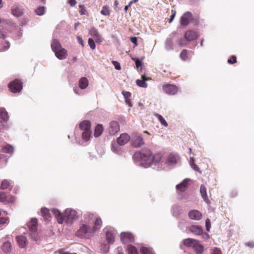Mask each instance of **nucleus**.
<instances>
[{"mask_svg": "<svg viewBox=\"0 0 254 254\" xmlns=\"http://www.w3.org/2000/svg\"><path fill=\"white\" fill-rule=\"evenodd\" d=\"M84 219L75 232V236L84 239H90L98 232L102 226L101 217L96 213L87 212L83 216Z\"/></svg>", "mask_w": 254, "mask_h": 254, "instance_id": "1", "label": "nucleus"}, {"mask_svg": "<svg viewBox=\"0 0 254 254\" xmlns=\"http://www.w3.org/2000/svg\"><path fill=\"white\" fill-rule=\"evenodd\" d=\"M51 211L59 224L72 225L78 218L77 212L71 208H66L64 212L57 208L52 209Z\"/></svg>", "mask_w": 254, "mask_h": 254, "instance_id": "2", "label": "nucleus"}, {"mask_svg": "<svg viewBox=\"0 0 254 254\" xmlns=\"http://www.w3.org/2000/svg\"><path fill=\"white\" fill-rule=\"evenodd\" d=\"M151 151L148 148H143L140 151L136 152L133 156L134 160L144 168L151 167Z\"/></svg>", "mask_w": 254, "mask_h": 254, "instance_id": "3", "label": "nucleus"}, {"mask_svg": "<svg viewBox=\"0 0 254 254\" xmlns=\"http://www.w3.org/2000/svg\"><path fill=\"white\" fill-rule=\"evenodd\" d=\"M130 144L133 147H140L144 144L142 137L137 133H133L130 137Z\"/></svg>", "mask_w": 254, "mask_h": 254, "instance_id": "4", "label": "nucleus"}, {"mask_svg": "<svg viewBox=\"0 0 254 254\" xmlns=\"http://www.w3.org/2000/svg\"><path fill=\"white\" fill-rule=\"evenodd\" d=\"M89 84V81L86 77H81L79 80V88H74V92L75 94L81 95L83 94V92L81 90L86 89Z\"/></svg>", "mask_w": 254, "mask_h": 254, "instance_id": "5", "label": "nucleus"}, {"mask_svg": "<svg viewBox=\"0 0 254 254\" xmlns=\"http://www.w3.org/2000/svg\"><path fill=\"white\" fill-rule=\"evenodd\" d=\"M8 87L11 92L19 93L22 89V83L19 80L15 79L8 84Z\"/></svg>", "mask_w": 254, "mask_h": 254, "instance_id": "6", "label": "nucleus"}, {"mask_svg": "<svg viewBox=\"0 0 254 254\" xmlns=\"http://www.w3.org/2000/svg\"><path fill=\"white\" fill-rule=\"evenodd\" d=\"M106 240L108 244L112 245L115 242L116 231L113 228H106L104 229Z\"/></svg>", "mask_w": 254, "mask_h": 254, "instance_id": "7", "label": "nucleus"}, {"mask_svg": "<svg viewBox=\"0 0 254 254\" xmlns=\"http://www.w3.org/2000/svg\"><path fill=\"white\" fill-rule=\"evenodd\" d=\"M179 161V157L178 155L174 154H170L169 155L167 161L164 163V166L162 167V169L166 168H169L171 166L178 163Z\"/></svg>", "mask_w": 254, "mask_h": 254, "instance_id": "8", "label": "nucleus"}, {"mask_svg": "<svg viewBox=\"0 0 254 254\" xmlns=\"http://www.w3.org/2000/svg\"><path fill=\"white\" fill-rule=\"evenodd\" d=\"M162 89L165 93L169 95H174L178 91V88L176 86L170 84L163 85Z\"/></svg>", "mask_w": 254, "mask_h": 254, "instance_id": "9", "label": "nucleus"}, {"mask_svg": "<svg viewBox=\"0 0 254 254\" xmlns=\"http://www.w3.org/2000/svg\"><path fill=\"white\" fill-rule=\"evenodd\" d=\"M192 20V15L191 12L187 11L181 17L180 23L182 26H187Z\"/></svg>", "mask_w": 254, "mask_h": 254, "instance_id": "10", "label": "nucleus"}, {"mask_svg": "<svg viewBox=\"0 0 254 254\" xmlns=\"http://www.w3.org/2000/svg\"><path fill=\"white\" fill-rule=\"evenodd\" d=\"M121 240L123 243L127 244L134 241L133 235L129 232H122L120 235Z\"/></svg>", "mask_w": 254, "mask_h": 254, "instance_id": "11", "label": "nucleus"}, {"mask_svg": "<svg viewBox=\"0 0 254 254\" xmlns=\"http://www.w3.org/2000/svg\"><path fill=\"white\" fill-rule=\"evenodd\" d=\"M191 181V180L189 178L185 179L179 184L177 185L176 187V189L178 192H185L188 189L189 183Z\"/></svg>", "mask_w": 254, "mask_h": 254, "instance_id": "12", "label": "nucleus"}, {"mask_svg": "<svg viewBox=\"0 0 254 254\" xmlns=\"http://www.w3.org/2000/svg\"><path fill=\"white\" fill-rule=\"evenodd\" d=\"M109 133L111 135H115L120 131V126L118 122L112 121L109 125L108 128Z\"/></svg>", "mask_w": 254, "mask_h": 254, "instance_id": "13", "label": "nucleus"}, {"mask_svg": "<svg viewBox=\"0 0 254 254\" xmlns=\"http://www.w3.org/2000/svg\"><path fill=\"white\" fill-rule=\"evenodd\" d=\"M15 198L9 194L0 191V202L9 203L13 202Z\"/></svg>", "mask_w": 254, "mask_h": 254, "instance_id": "14", "label": "nucleus"}, {"mask_svg": "<svg viewBox=\"0 0 254 254\" xmlns=\"http://www.w3.org/2000/svg\"><path fill=\"white\" fill-rule=\"evenodd\" d=\"M152 162H151V167L153 164H158V166H160V168L162 169L164 167L163 164L164 161H163L162 155L161 153H157L155 154L152 158Z\"/></svg>", "mask_w": 254, "mask_h": 254, "instance_id": "15", "label": "nucleus"}, {"mask_svg": "<svg viewBox=\"0 0 254 254\" xmlns=\"http://www.w3.org/2000/svg\"><path fill=\"white\" fill-rule=\"evenodd\" d=\"M183 210L180 205L175 204L171 207V213L172 215L176 217L179 218L183 213Z\"/></svg>", "mask_w": 254, "mask_h": 254, "instance_id": "16", "label": "nucleus"}, {"mask_svg": "<svg viewBox=\"0 0 254 254\" xmlns=\"http://www.w3.org/2000/svg\"><path fill=\"white\" fill-rule=\"evenodd\" d=\"M89 33L96 43H100L102 42V39L101 36L96 28L94 27L91 28L89 30Z\"/></svg>", "mask_w": 254, "mask_h": 254, "instance_id": "17", "label": "nucleus"}, {"mask_svg": "<svg viewBox=\"0 0 254 254\" xmlns=\"http://www.w3.org/2000/svg\"><path fill=\"white\" fill-rule=\"evenodd\" d=\"M198 36L197 32L191 30L186 32L185 38L187 41H190L196 39Z\"/></svg>", "mask_w": 254, "mask_h": 254, "instance_id": "18", "label": "nucleus"}, {"mask_svg": "<svg viewBox=\"0 0 254 254\" xmlns=\"http://www.w3.org/2000/svg\"><path fill=\"white\" fill-rule=\"evenodd\" d=\"M16 241L20 248H25L28 243L26 238L23 235H19L16 237Z\"/></svg>", "mask_w": 254, "mask_h": 254, "instance_id": "19", "label": "nucleus"}, {"mask_svg": "<svg viewBox=\"0 0 254 254\" xmlns=\"http://www.w3.org/2000/svg\"><path fill=\"white\" fill-rule=\"evenodd\" d=\"M130 139V136L126 133H122L117 139V142L119 145H124Z\"/></svg>", "mask_w": 254, "mask_h": 254, "instance_id": "20", "label": "nucleus"}, {"mask_svg": "<svg viewBox=\"0 0 254 254\" xmlns=\"http://www.w3.org/2000/svg\"><path fill=\"white\" fill-rule=\"evenodd\" d=\"M188 230L195 235H200L203 233L202 228L197 225H191L187 228Z\"/></svg>", "mask_w": 254, "mask_h": 254, "instance_id": "21", "label": "nucleus"}, {"mask_svg": "<svg viewBox=\"0 0 254 254\" xmlns=\"http://www.w3.org/2000/svg\"><path fill=\"white\" fill-rule=\"evenodd\" d=\"M189 216L190 219L195 220H199L202 218V214L198 210H192L189 213Z\"/></svg>", "mask_w": 254, "mask_h": 254, "instance_id": "22", "label": "nucleus"}, {"mask_svg": "<svg viewBox=\"0 0 254 254\" xmlns=\"http://www.w3.org/2000/svg\"><path fill=\"white\" fill-rule=\"evenodd\" d=\"M54 53L56 57L61 60L66 59L67 56L66 50L63 48L58 50L57 51L54 52Z\"/></svg>", "mask_w": 254, "mask_h": 254, "instance_id": "23", "label": "nucleus"}, {"mask_svg": "<svg viewBox=\"0 0 254 254\" xmlns=\"http://www.w3.org/2000/svg\"><path fill=\"white\" fill-rule=\"evenodd\" d=\"M37 220L36 218L31 219V221L27 223V226L32 232H35L37 231Z\"/></svg>", "mask_w": 254, "mask_h": 254, "instance_id": "24", "label": "nucleus"}, {"mask_svg": "<svg viewBox=\"0 0 254 254\" xmlns=\"http://www.w3.org/2000/svg\"><path fill=\"white\" fill-rule=\"evenodd\" d=\"M81 137L82 139V142H79L81 145H84L83 142H86L90 140L91 137V130L83 131L81 132Z\"/></svg>", "mask_w": 254, "mask_h": 254, "instance_id": "25", "label": "nucleus"}, {"mask_svg": "<svg viewBox=\"0 0 254 254\" xmlns=\"http://www.w3.org/2000/svg\"><path fill=\"white\" fill-rule=\"evenodd\" d=\"M13 186V183L10 180L4 179L3 180L0 185L1 190H11Z\"/></svg>", "mask_w": 254, "mask_h": 254, "instance_id": "26", "label": "nucleus"}, {"mask_svg": "<svg viewBox=\"0 0 254 254\" xmlns=\"http://www.w3.org/2000/svg\"><path fill=\"white\" fill-rule=\"evenodd\" d=\"M192 249L196 254H201L204 251L203 246L197 240L196 241V243L193 245Z\"/></svg>", "mask_w": 254, "mask_h": 254, "instance_id": "27", "label": "nucleus"}, {"mask_svg": "<svg viewBox=\"0 0 254 254\" xmlns=\"http://www.w3.org/2000/svg\"><path fill=\"white\" fill-rule=\"evenodd\" d=\"M91 124L88 121H84L79 124V127L81 132L83 131H88L90 130Z\"/></svg>", "mask_w": 254, "mask_h": 254, "instance_id": "28", "label": "nucleus"}, {"mask_svg": "<svg viewBox=\"0 0 254 254\" xmlns=\"http://www.w3.org/2000/svg\"><path fill=\"white\" fill-rule=\"evenodd\" d=\"M12 14L16 16L19 17L21 16L23 13V10L22 8L18 6H13L11 8Z\"/></svg>", "mask_w": 254, "mask_h": 254, "instance_id": "29", "label": "nucleus"}, {"mask_svg": "<svg viewBox=\"0 0 254 254\" xmlns=\"http://www.w3.org/2000/svg\"><path fill=\"white\" fill-rule=\"evenodd\" d=\"M200 192L204 201L206 203H209V201L207 196L206 189L203 185H201L200 187Z\"/></svg>", "mask_w": 254, "mask_h": 254, "instance_id": "30", "label": "nucleus"}, {"mask_svg": "<svg viewBox=\"0 0 254 254\" xmlns=\"http://www.w3.org/2000/svg\"><path fill=\"white\" fill-rule=\"evenodd\" d=\"M173 45L174 43L172 38L170 37L167 38L165 42L166 50L168 51L173 50Z\"/></svg>", "mask_w": 254, "mask_h": 254, "instance_id": "31", "label": "nucleus"}, {"mask_svg": "<svg viewBox=\"0 0 254 254\" xmlns=\"http://www.w3.org/2000/svg\"><path fill=\"white\" fill-rule=\"evenodd\" d=\"M51 46L54 52L62 48L59 41L54 38L52 40Z\"/></svg>", "mask_w": 254, "mask_h": 254, "instance_id": "32", "label": "nucleus"}, {"mask_svg": "<svg viewBox=\"0 0 254 254\" xmlns=\"http://www.w3.org/2000/svg\"><path fill=\"white\" fill-rule=\"evenodd\" d=\"M1 249L5 253H9L12 250L11 243L8 241L4 242L1 246Z\"/></svg>", "mask_w": 254, "mask_h": 254, "instance_id": "33", "label": "nucleus"}, {"mask_svg": "<svg viewBox=\"0 0 254 254\" xmlns=\"http://www.w3.org/2000/svg\"><path fill=\"white\" fill-rule=\"evenodd\" d=\"M0 118L4 122H6L8 120V113L3 108H0Z\"/></svg>", "mask_w": 254, "mask_h": 254, "instance_id": "34", "label": "nucleus"}, {"mask_svg": "<svg viewBox=\"0 0 254 254\" xmlns=\"http://www.w3.org/2000/svg\"><path fill=\"white\" fill-rule=\"evenodd\" d=\"M196 241V240L193 239L188 238L184 240L183 243L187 247L192 248Z\"/></svg>", "mask_w": 254, "mask_h": 254, "instance_id": "35", "label": "nucleus"}, {"mask_svg": "<svg viewBox=\"0 0 254 254\" xmlns=\"http://www.w3.org/2000/svg\"><path fill=\"white\" fill-rule=\"evenodd\" d=\"M140 252L141 254H154L152 249L144 246L141 247Z\"/></svg>", "mask_w": 254, "mask_h": 254, "instance_id": "36", "label": "nucleus"}, {"mask_svg": "<svg viewBox=\"0 0 254 254\" xmlns=\"http://www.w3.org/2000/svg\"><path fill=\"white\" fill-rule=\"evenodd\" d=\"M112 150L118 154H120L123 152V150H122L120 146H119V144L116 143H113L112 145Z\"/></svg>", "mask_w": 254, "mask_h": 254, "instance_id": "37", "label": "nucleus"}, {"mask_svg": "<svg viewBox=\"0 0 254 254\" xmlns=\"http://www.w3.org/2000/svg\"><path fill=\"white\" fill-rule=\"evenodd\" d=\"M103 131L102 126L97 125L94 129V136L97 137L100 136Z\"/></svg>", "mask_w": 254, "mask_h": 254, "instance_id": "38", "label": "nucleus"}, {"mask_svg": "<svg viewBox=\"0 0 254 254\" xmlns=\"http://www.w3.org/2000/svg\"><path fill=\"white\" fill-rule=\"evenodd\" d=\"M40 215L44 217L46 219H47L50 217V210L46 207H42L41 209Z\"/></svg>", "mask_w": 254, "mask_h": 254, "instance_id": "39", "label": "nucleus"}, {"mask_svg": "<svg viewBox=\"0 0 254 254\" xmlns=\"http://www.w3.org/2000/svg\"><path fill=\"white\" fill-rule=\"evenodd\" d=\"M3 151L6 153L12 154L14 151V147L9 144H7L2 147Z\"/></svg>", "mask_w": 254, "mask_h": 254, "instance_id": "40", "label": "nucleus"}, {"mask_svg": "<svg viewBox=\"0 0 254 254\" xmlns=\"http://www.w3.org/2000/svg\"><path fill=\"white\" fill-rule=\"evenodd\" d=\"M141 78L142 80H136V84L139 87L146 88L147 87V84L145 82L146 79H144V75H142Z\"/></svg>", "mask_w": 254, "mask_h": 254, "instance_id": "41", "label": "nucleus"}, {"mask_svg": "<svg viewBox=\"0 0 254 254\" xmlns=\"http://www.w3.org/2000/svg\"><path fill=\"white\" fill-rule=\"evenodd\" d=\"M10 47V43L8 42L4 41L0 45V52H4L8 49Z\"/></svg>", "mask_w": 254, "mask_h": 254, "instance_id": "42", "label": "nucleus"}, {"mask_svg": "<svg viewBox=\"0 0 254 254\" xmlns=\"http://www.w3.org/2000/svg\"><path fill=\"white\" fill-rule=\"evenodd\" d=\"M128 254H138V251L136 247L132 245H129L127 248Z\"/></svg>", "mask_w": 254, "mask_h": 254, "instance_id": "43", "label": "nucleus"}, {"mask_svg": "<svg viewBox=\"0 0 254 254\" xmlns=\"http://www.w3.org/2000/svg\"><path fill=\"white\" fill-rule=\"evenodd\" d=\"M180 58L184 61H186L188 60H190L189 56H188V51L187 50H183L180 55Z\"/></svg>", "mask_w": 254, "mask_h": 254, "instance_id": "44", "label": "nucleus"}, {"mask_svg": "<svg viewBox=\"0 0 254 254\" xmlns=\"http://www.w3.org/2000/svg\"><path fill=\"white\" fill-rule=\"evenodd\" d=\"M45 9L44 6H39L35 10V12L38 15H42L45 13Z\"/></svg>", "mask_w": 254, "mask_h": 254, "instance_id": "45", "label": "nucleus"}, {"mask_svg": "<svg viewBox=\"0 0 254 254\" xmlns=\"http://www.w3.org/2000/svg\"><path fill=\"white\" fill-rule=\"evenodd\" d=\"M101 13L105 16L109 15L110 14V11L109 7L105 5L103 7L102 10H101Z\"/></svg>", "mask_w": 254, "mask_h": 254, "instance_id": "46", "label": "nucleus"}, {"mask_svg": "<svg viewBox=\"0 0 254 254\" xmlns=\"http://www.w3.org/2000/svg\"><path fill=\"white\" fill-rule=\"evenodd\" d=\"M157 117H158V120L159 121V122H160L161 124L163 126H164L165 127L168 126L167 123L166 122L165 120L163 118V117L162 116H161L160 115H157Z\"/></svg>", "mask_w": 254, "mask_h": 254, "instance_id": "47", "label": "nucleus"}, {"mask_svg": "<svg viewBox=\"0 0 254 254\" xmlns=\"http://www.w3.org/2000/svg\"><path fill=\"white\" fill-rule=\"evenodd\" d=\"M190 164L191 166V167L195 171H199V168L198 167L194 164V159L193 158H190Z\"/></svg>", "mask_w": 254, "mask_h": 254, "instance_id": "48", "label": "nucleus"}, {"mask_svg": "<svg viewBox=\"0 0 254 254\" xmlns=\"http://www.w3.org/2000/svg\"><path fill=\"white\" fill-rule=\"evenodd\" d=\"M94 40H95L92 38H89L88 39V44H89L90 47L91 48V49H92L93 50L95 49V48L96 47Z\"/></svg>", "mask_w": 254, "mask_h": 254, "instance_id": "49", "label": "nucleus"}, {"mask_svg": "<svg viewBox=\"0 0 254 254\" xmlns=\"http://www.w3.org/2000/svg\"><path fill=\"white\" fill-rule=\"evenodd\" d=\"M122 93L125 99L126 103H127L128 99H129V98L131 96L130 93L127 91H123Z\"/></svg>", "mask_w": 254, "mask_h": 254, "instance_id": "50", "label": "nucleus"}, {"mask_svg": "<svg viewBox=\"0 0 254 254\" xmlns=\"http://www.w3.org/2000/svg\"><path fill=\"white\" fill-rule=\"evenodd\" d=\"M133 61L135 62V65L137 68L139 67L141 68L142 64L141 61L137 58H132Z\"/></svg>", "mask_w": 254, "mask_h": 254, "instance_id": "51", "label": "nucleus"}, {"mask_svg": "<svg viewBox=\"0 0 254 254\" xmlns=\"http://www.w3.org/2000/svg\"><path fill=\"white\" fill-rule=\"evenodd\" d=\"M9 219L7 217H0V225L8 223Z\"/></svg>", "mask_w": 254, "mask_h": 254, "instance_id": "52", "label": "nucleus"}, {"mask_svg": "<svg viewBox=\"0 0 254 254\" xmlns=\"http://www.w3.org/2000/svg\"><path fill=\"white\" fill-rule=\"evenodd\" d=\"M8 128V126L6 123H0V131L3 130L7 129Z\"/></svg>", "mask_w": 254, "mask_h": 254, "instance_id": "53", "label": "nucleus"}, {"mask_svg": "<svg viewBox=\"0 0 254 254\" xmlns=\"http://www.w3.org/2000/svg\"><path fill=\"white\" fill-rule=\"evenodd\" d=\"M211 253V254H222L220 249L217 248H213Z\"/></svg>", "mask_w": 254, "mask_h": 254, "instance_id": "54", "label": "nucleus"}, {"mask_svg": "<svg viewBox=\"0 0 254 254\" xmlns=\"http://www.w3.org/2000/svg\"><path fill=\"white\" fill-rule=\"evenodd\" d=\"M205 226L206 231H209L211 227V222L210 219L208 218L205 220Z\"/></svg>", "mask_w": 254, "mask_h": 254, "instance_id": "55", "label": "nucleus"}, {"mask_svg": "<svg viewBox=\"0 0 254 254\" xmlns=\"http://www.w3.org/2000/svg\"><path fill=\"white\" fill-rule=\"evenodd\" d=\"M112 64L115 66V69L117 70H120L121 69L120 64L119 62L117 61H112Z\"/></svg>", "mask_w": 254, "mask_h": 254, "instance_id": "56", "label": "nucleus"}, {"mask_svg": "<svg viewBox=\"0 0 254 254\" xmlns=\"http://www.w3.org/2000/svg\"><path fill=\"white\" fill-rule=\"evenodd\" d=\"M236 62H237L236 57L234 56H232L231 57V59H230L228 60V63L230 64H234V63H236Z\"/></svg>", "mask_w": 254, "mask_h": 254, "instance_id": "57", "label": "nucleus"}, {"mask_svg": "<svg viewBox=\"0 0 254 254\" xmlns=\"http://www.w3.org/2000/svg\"><path fill=\"white\" fill-rule=\"evenodd\" d=\"M80 10L79 11V12L81 15H85L86 13V10L85 9L84 7L83 6H80Z\"/></svg>", "mask_w": 254, "mask_h": 254, "instance_id": "58", "label": "nucleus"}, {"mask_svg": "<svg viewBox=\"0 0 254 254\" xmlns=\"http://www.w3.org/2000/svg\"><path fill=\"white\" fill-rule=\"evenodd\" d=\"M109 250V246L107 245H105L104 247L102 248V251L104 253H107Z\"/></svg>", "mask_w": 254, "mask_h": 254, "instance_id": "59", "label": "nucleus"}, {"mask_svg": "<svg viewBox=\"0 0 254 254\" xmlns=\"http://www.w3.org/2000/svg\"><path fill=\"white\" fill-rule=\"evenodd\" d=\"M130 41L131 42L134 44L135 46H137V38L135 37H132L130 38Z\"/></svg>", "mask_w": 254, "mask_h": 254, "instance_id": "60", "label": "nucleus"}, {"mask_svg": "<svg viewBox=\"0 0 254 254\" xmlns=\"http://www.w3.org/2000/svg\"><path fill=\"white\" fill-rule=\"evenodd\" d=\"M246 245L247 247H249L251 248H253L254 247V242H249L246 244Z\"/></svg>", "mask_w": 254, "mask_h": 254, "instance_id": "61", "label": "nucleus"}, {"mask_svg": "<svg viewBox=\"0 0 254 254\" xmlns=\"http://www.w3.org/2000/svg\"><path fill=\"white\" fill-rule=\"evenodd\" d=\"M77 39L79 43H80L81 45L83 46V41L82 40V38L80 36H77Z\"/></svg>", "mask_w": 254, "mask_h": 254, "instance_id": "62", "label": "nucleus"}, {"mask_svg": "<svg viewBox=\"0 0 254 254\" xmlns=\"http://www.w3.org/2000/svg\"><path fill=\"white\" fill-rule=\"evenodd\" d=\"M58 253L59 254H69L68 252H65L64 250L63 249L60 250Z\"/></svg>", "mask_w": 254, "mask_h": 254, "instance_id": "63", "label": "nucleus"}, {"mask_svg": "<svg viewBox=\"0 0 254 254\" xmlns=\"http://www.w3.org/2000/svg\"><path fill=\"white\" fill-rule=\"evenodd\" d=\"M68 3L71 6H73L76 4V0H69Z\"/></svg>", "mask_w": 254, "mask_h": 254, "instance_id": "64", "label": "nucleus"}]
</instances>
